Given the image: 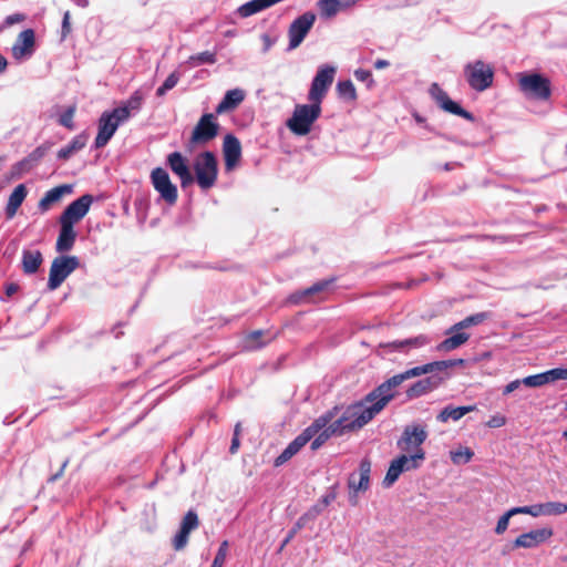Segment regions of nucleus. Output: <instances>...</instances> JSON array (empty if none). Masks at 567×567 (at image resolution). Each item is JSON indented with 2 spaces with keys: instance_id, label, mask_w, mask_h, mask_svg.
Masks as SVG:
<instances>
[{
  "instance_id": "58836bf2",
  "label": "nucleus",
  "mask_w": 567,
  "mask_h": 567,
  "mask_svg": "<svg viewBox=\"0 0 567 567\" xmlns=\"http://www.w3.org/2000/svg\"><path fill=\"white\" fill-rule=\"evenodd\" d=\"M264 336L262 330H256L246 336L244 340V348L246 350H257L264 347L267 342L259 341Z\"/></svg>"
},
{
  "instance_id": "ea45409f",
  "label": "nucleus",
  "mask_w": 567,
  "mask_h": 567,
  "mask_svg": "<svg viewBox=\"0 0 567 567\" xmlns=\"http://www.w3.org/2000/svg\"><path fill=\"white\" fill-rule=\"evenodd\" d=\"M216 62V54L209 51H204L198 54L189 56L187 63L192 66H198L202 64H214Z\"/></svg>"
},
{
  "instance_id": "052dcab7",
  "label": "nucleus",
  "mask_w": 567,
  "mask_h": 567,
  "mask_svg": "<svg viewBox=\"0 0 567 567\" xmlns=\"http://www.w3.org/2000/svg\"><path fill=\"white\" fill-rule=\"evenodd\" d=\"M427 365H431V373L435 372V371H443V370L450 368L447 360L431 362V363H427Z\"/></svg>"
},
{
  "instance_id": "c9c22d12",
  "label": "nucleus",
  "mask_w": 567,
  "mask_h": 567,
  "mask_svg": "<svg viewBox=\"0 0 567 567\" xmlns=\"http://www.w3.org/2000/svg\"><path fill=\"white\" fill-rule=\"evenodd\" d=\"M86 144V136L81 134L75 136L68 145L62 147L58 152V158L60 159H69L74 153L82 150Z\"/></svg>"
},
{
  "instance_id": "72a5a7b5",
  "label": "nucleus",
  "mask_w": 567,
  "mask_h": 567,
  "mask_svg": "<svg viewBox=\"0 0 567 567\" xmlns=\"http://www.w3.org/2000/svg\"><path fill=\"white\" fill-rule=\"evenodd\" d=\"M143 101H144V94L140 90H136L126 102H124L121 106L115 107L114 110L126 111L127 120H128L131 116H133L140 112V110L142 109V105H143Z\"/></svg>"
},
{
  "instance_id": "ddd939ff",
  "label": "nucleus",
  "mask_w": 567,
  "mask_h": 567,
  "mask_svg": "<svg viewBox=\"0 0 567 567\" xmlns=\"http://www.w3.org/2000/svg\"><path fill=\"white\" fill-rule=\"evenodd\" d=\"M315 21L316 14L312 12H306L291 22L288 29V50H295L302 43V41L313 27Z\"/></svg>"
},
{
  "instance_id": "a18cd8bd",
  "label": "nucleus",
  "mask_w": 567,
  "mask_h": 567,
  "mask_svg": "<svg viewBox=\"0 0 567 567\" xmlns=\"http://www.w3.org/2000/svg\"><path fill=\"white\" fill-rule=\"evenodd\" d=\"M515 515H517L515 507H513V508L508 509L506 513H504L497 520V524L495 527V533L497 535H503L508 528L509 519Z\"/></svg>"
},
{
  "instance_id": "4c0bfd02",
  "label": "nucleus",
  "mask_w": 567,
  "mask_h": 567,
  "mask_svg": "<svg viewBox=\"0 0 567 567\" xmlns=\"http://www.w3.org/2000/svg\"><path fill=\"white\" fill-rule=\"evenodd\" d=\"M488 318V315L486 312H478L471 315L463 320L454 323V329L456 330H465L473 326H478L482 322H484Z\"/></svg>"
},
{
  "instance_id": "774afa93",
  "label": "nucleus",
  "mask_w": 567,
  "mask_h": 567,
  "mask_svg": "<svg viewBox=\"0 0 567 567\" xmlns=\"http://www.w3.org/2000/svg\"><path fill=\"white\" fill-rule=\"evenodd\" d=\"M261 39H262L264 45H265L264 51L266 52L274 44V41L271 40V38L268 34H262Z\"/></svg>"
},
{
  "instance_id": "69168bd1",
  "label": "nucleus",
  "mask_w": 567,
  "mask_h": 567,
  "mask_svg": "<svg viewBox=\"0 0 567 567\" xmlns=\"http://www.w3.org/2000/svg\"><path fill=\"white\" fill-rule=\"evenodd\" d=\"M359 0H337L341 10L348 9L354 6Z\"/></svg>"
},
{
  "instance_id": "9b49d317",
  "label": "nucleus",
  "mask_w": 567,
  "mask_h": 567,
  "mask_svg": "<svg viewBox=\"0 0 567 567\" xmlns=\"http://www.w3.org/2000/svg\"><path fill=\"white\" fill-rule=\"evenodd\" d=\"M219 124L216 116L212 113H206L200 116L195 125L190 143L193 145L206 144L218 135Z\"/></svg>"
},
{
  "instance_id": "bb28decb",
  "label": "nucleus",
  "mask_w": 567,
  "mask_h": 567,
  "mask_svg": "<svg viewBox=\"0 0 567 567\" xmlns=\"http://www.w3.org/2000/svg\"><path fill=\"white\" fill-rule=\"evenodd\" d=\"M245 91L241 89L227 91L223 100L216 106V113L224 114L235 110L245 100Z\"/></svg>"
},
{
  "instance_id": "5fc2aeb1",
  "label": "nucleus",
  "mask_w": 567,
  "mask_h": 567,
  "mask_svg": "<svg viewBox=\"0 0 567 567\" xmlns=\"http://www.w3.org/2000/svg\"><path fill=\"white\" fill-rule=\"evenodd\" d=\"M25 20V16L23 13H13V14H10L8 16L3 23L0 25V32L6 29V28H9L13 24H17V23H21Z\"/></svg>"
},
{
  "instance_id": "b1692460",
  "label": "nucleus",
  "mask_w": 567,
  "mask_h": 567,
  "mask_svg": "<svg viewBox=\"0 0 567 567\" xmlns=\"http://www.w3.org/2000/svg\"><path fill=\"white\" fill-rule=\"evenodd\" d=\"M445 333L449 337L436 346L437 351H453L460 348L461 346L465 344L470 339V334L467 332H465L464 330L454 329V324Z\"/></svg>"
},
{
  "instance_id": "20e7f679",
  "label": "nucleus",
  "mask_w": 567,
  "mask_h": 567,
  "mask_svg": "<svg viewBox=\"0 0 567 567\" xmlns=\"http://www.w3.org/2000/svg\"><path fill=\"white\" fill-rule=\"evenodd\" d=\"M320 114L321 105L318 103L297 104L286 125L293 134L305 136L311 131L312 124L320 117Z\"/></svg>"
},
{
  "instance_id": "7c9ffc66",
  "label": "nucleus",
  "mask_w": 567,
  "mask_h": 567,
  "mask_svg": "<svg viewBox=\"0 0 567 567\" xmlns=\"http://www.w3.org/2000/svg\"><path fill=\"white\" fill-rule=\"evenodd\" d=\"M476 410L475 405L453 406L446 405L436 416L437 421L445 423L450 420L458 421L465 414Z\"/></svg>"
},
{
  "instance_id": "7ed1b4c3",
  "label": "nucleus",
  "mask_w": 567,
  "mask_h": 567,
  "mask_svg": "<svg viewBox=\"0 0 567 567\" xmlns=\"http://www.w3.org/2000/svg\"><path fill=\"white\" fill-rule=\"evenodd\" d=\"M333 419L332 412H328L316 419L311 425L305 429L281 454L275 460V466H281L296 455L311 439Z\"/></svg>"
},
{
  "instance_id": "8fccbe9b",
  "label": "nucleus",
  "mask_w": 567,
  "mask_h": 567,
  "mask_svg": "<svg viewBox=\"0 0 567 567\" xmlns=\"http://www.w3.org/2000/svg\"><path fill=\"white\" fill-rule=\"evenodd\" d=\"M75 113V106H69L59 117V124L69 128H74L73 117Z\"/></svg>"
},
{
  "instance_id": "9d476101",
  "label": "nucleus",
  "mask_w": 567,
  "mask_h": 567,
  "mask_svg": "<svg viewBox=\"0 0 567 567\" xmlns=\"http://www.w3.org/2000/svg\"><path fill=\"white\" fill-rule=\"evenodd\" d=\"M79 265V258L75 256H59L54 258L49 274V290L58 289Z\"/></svg>"
},
{
  "instance_id": "49530a36",
  "label": "nucleus",
  "mask_w": 567,
  "mask_h": 567,
  "mask_svg": "<svg viewBox=\"0 0 567 567\" xmlns=\"http://www.w3.org/2000/svg\"><path fill=\"white\" fill-rule=\"evenodd\" d=\"M179 73L178 72H172L167 78L166 80L164 81V83L157 89L156 91V94L157 96H163L167 91L172 90L173 87H175V85L178 83L179 81Z\"/></svg>"
},
{
  "instance_id": "a19ab883",
  "label": "nucleus",
  "mask_w": 567,
  "mask_h": 567,
  "mask_svg": "<svg viewBox=\"0 0 567 567\" xmlns=\"http://www.w3.org/2000/svg\"><path fill=\"white\" fill-rule=\"evenodd\" d=\"M474 453L468 447H460L458 450L451 451L450 456L454 464H466L468 463Z\"/></svg>"
},
{
  "instance_id": "0eeeda50",
  "label": "nucleus",
  "mask_w": 567,
  "mask_h": 567,
  "mask_svg": "<svg viewBox=\"0 0 567 567\" xmlns=\"http://www.w3.org/2000/svg\"><path fill=\"white\" fill-rule=\"evenodd\" d=\"M127 121V112L124 110H112L103 112L99 118L97 135L94 141L95 148L104 147L118 126Z\"/></svg>"
},
{
  "instance_id": "f3484780",
  "label": "nucleus",
  "mask_w": 567,
  "mask_h": 567,
  "mask_svg": "<svg viewBox=\"0 0 567 567\" xmlns=\"http://www.w3.org/2000/svg\"><path fill=\"white\" fill-rule=\"evenodd\" d=\"M427 437L425 429L421 425L406 426L401 439L398 441V447L404 452L415 453L422 450L421 445Z\"/></svg>"
},
{
  "instance_id": "603ef678",
  "label": "nucleus",
  "mask_w": 567,
  "mask_h": 567,
  "mask_svg": "<svg viewBox=\"0 0 567 567\" xmlns=\"http://www.w3.org/2000/svg\"><path fill=\"white\" fill-rule=\"evenodd\" d=\"M517 514H527L533 517L544 516L543 504L515 507Z\"/></svg>"
},
{
  "instance_id": "338daca9",
  "label": "nucleus",
  "mask_w": 567,
  "mask_h": 567,
  "mask_svg": "<svg viewBox=\"0 0 567 567\" xmlns=\"http://www.w3.org/2000/svg\"><path fill=\"white\" fill-rule=\"evenodd\" d=\"M239 436H233V440H231V444H230V447H229V452L231 454H235L238 449H239Z\"/></svg>"
},
{
  "instance_id": "13d9d810",
  "label": "nucleus",
  "mask_w": 567,
  "mask_h": 567,
  "mask_svg": "<svg viewBox=\"0 0 567 567\" xmlns=\"http://www.w3.org/2000/svg\"><path fill=\"white\" fill-rule=\"evenodd\" d=\"M506 423V419L503 415H495L487 422L489 427H501Z\"/></svg>"
},
{
  "instance_id": "864d4df0",
  "label": "nucleus",
  "mask_w": 567,
  "mask_h": 567,
  "mask_svg": "<svg viewBox=\"0 0 567 567\" xmlns=\"http://www.w3.org/2000/svg\"><path fill=\"white\" fill-rule=\"evenodd\" d=\"M306 523H307V515H302L298 518L297 523L295 524V527L289 532L287 537L284 539V542L280 546L281 549L290 543V540L293 538V536L296 535V533L298 530H300L302 527H305Z\"/></svg>"
},
{
  "instance_id": "f03ea898",
  "label": "nucleus",
  "mask_w": 567,
  "mask_h": 567,
  "mask_svg": "<svg viewBox=\"0 0 567 567\" xmlns=\"http://www.w3.org/2000/svg\"><path fill=\"white\" fill-rule=\"evenodd\" d=\"M431 373V365L424 364L414 367L402 373L395 374L382 382L379 386L368 393L363 399L375 415H378L396 395V388L405 380Z\"/></svg>"
},
{
  "instance_id": "423d86ee",
  "label": "nucleus",
  "mask_w": 567,
  "mask_h": 567,
  "mask_svg": "<svg viewBox=\"0 0 567 567\" xmlns=\"http://www.w3.org/2000/svg\"><path fill=\"white\" fill-rule=\"evenodd\" d=\"M195 178L198 186L207 190L217 181L218 163L213 152L206 151L199 154L194 162Z\"/></svg>"
},
{
  "instance_id": "c756f323",
  "label": "nucleus",
  "mask_w": 567,
  "mask_h": 567,
  "mask_svg": "<svg viewBox=\"0 0 567 567\" xmlns=\"http://www.w3.org/2000/svg\"><path fill=\"white\" fill-rule=\"evenodd\" d=\"M60 226L55 248L59 252H65L72 249L76 238V233L72 226H69V223L60 224Z\"/></svg>"
},
{
  "instance_id": "e433bc0d",
  "label": "nucleus",
  "mask_w": 567,
  "mask_h": 567,
  "mask_svg": "<svg viewBox=\"0 0 567 567\" xmlns=\"http://www.w3.org/2000/svg\"><path fill=\"white\" fill-rule=\"evenodd\" d=\"M317 6L320 11V16L324 19H331L341 11L337 0H319Z\"/></svg>"
},
{
  "instance_id": "5701e85b",
  "label": "nucleus",
  "mask_w": 567,
  "mask_h": 567,
  "mask_svg": "<svg viewBox=\"0 0 567 567\" xmlns=\"http://www.w3.org/2000/svg\"><path fill=\"white\" fill-rule=\"evenodd\" d=\"M167 164L173 173L179 177L183 187H186L194 182V177L189 171L187 162L179 152L171 153L167 156Z\"/></svg>"
},
{
  "instance_id": "aec40b11",
  "label": "nucleus",
  "mask_w": 567,
  "mask_h": 567,
  "mask_svg": "<svg viewBox=\"0 0 567 567\" xmlns=\"http://www.w3.org/2000/svg\"><path fill=\"white\" fill-rule=\"evenodd\" d=\"M199 526L198 516L194 511H188L181 523L179 532L173 539L175 550H182L188 543L189 534Z\"/></svg>"
},
{
  "instance_id": "f704fd0d",
  "label": "nucleus",
  "mask_w": 567,
  "mask_h": 567,
  "mask_svg": "<svg viewBox=\"0 0 567 567\" xmlns=\"http://www.w3.org/2000/svg\"><path fill=\"white\" fill-rule=\"evenodd\" d=\"M331 281L332 280H321L319 282H316L311 287L291 295L290 300L295 303L301 302L302 300H305L316 293L324 291L329 287Z\"/></svg>"
},
{
  "instance_id": "2f4dec72",
  "label": "nucleus",
  "mask_w": 567,
  "mask_h": 567,
  "mask_svg": "<svg viewBox=\"0 0 567 567\" xmlns=\"http://www.w3.org/2000/svg\"><path fill=\"white\" fill-rule=\"evenodd\" d=\"M43 261L39 250L24 249L22 251V269L27 275L35 274Z\"/></svg>"
},
{
  "instance_id": "6ab92c4d",
  "label": "nucleus",
  "mask_w": 567,
  "mask_h": 567,
  "mask_svg": "<svg viewBox=\"0 0 567 567\" xmlns=\"http://www.w3.org/2000/svg\"><path fill=\"white\" fill-rule=\"evenodd\" d=\"M199 526L198 516L194 511H188L181 523L179 532L173 539L175 550H182L188 543L189 534Z\"/></svg>"
},
{
  "instance_id": "39448f33",
  "label": "nucleus",
  "mask_w": 567,
  "mask_h": 567,
  "mask_svg": "<svg viewBox=\"0 0 567 567\" xmlns=\"http://www.w3.org/2000/svg\"><path fill=\"white\" fill-rule=\"evenodd\" d=\"M518 86L528 99L547 101L551 95L550 80L539 73H519Z\"/></svg>"
},
{
  "instance_id": "4be33fe9",
  "label": "nucleus",
  "mask_w": 567,
  "mask_h": 567,
  "mask_svg": "<svg viewBox=\"0 0 567 567\" xmlns=\"http://www.w3.org/2000/svg\"><path fill=\"white\" fill-rule=\"evenodd\" d=\"M35 35L32 29L23 30L12 47V55L16 60H23L32 55L34 51Z\"/></svg>"
},
{
  "instance_id": "4d7b16f0",
  "label": "nucleus",
  "mask_w": 567,
  "mask_h": 567,
  "mask_svg": "<svg viewBox=\"0 0 567 567\" xmlns=\"http://www.w3.org/2000/svg\"><path fill=\"white\" fill-rule=\"evenodd\" d=\"M358 81L367 83L369 86L373 84L372 73L369 70L359 69L354 71Z\"/></svg>"
},
{
  "instance_id": "c85d7f7f",
  "label": "nucleus",
  "mask_w": 567,
  "mask_h": 567,
  "mask_svg": "<svg viewBox=\"0 0 567 567\" xmlns=\"http://www.w3.org/2000/svg\"><path fill=\"white\" fill-rule=\"evenodd\" d=\"M440 381L435 378L429 377L416 381L406 390L409 399L420 398L439 386Z\"/></svg>"
},
{
  "instance_id": "dca6fc26",
  "label": "nucleus",
  "mask_w": 567,
  "mask_h": 567,
  "mask_svg": "<svg viewBox=\"0 0 567 567\" xmlns=\"http://www.w3.org/2000/svg\"><path fill=\"white\" fill-rule=\"evenodd\" d=\"M430 94L435 100L436 104L445 112L458 115L467 121H474V116L461 107L456 102L452 101L447 93L437 83H433L431 85Z\"/></svg>"
},
{
  "instance_id": "393cba45",
  "label": "nucleus",
  "mask_w": 567,
  "mask_h": 567,
  "mask_svg": "<svg viewBox=\"0 0 567 567\" xmlns=\"http://www.w3.org/2000/svg\"><path fill=\"white\" fill-rule=\"evenodd\" d=\"M73 190L72 185L63 184L48 190L44 196L39 202V209L41 212H47L51 208V206L62 199L64 195L71 194Z\"/></svg>"
},
{
  "instance_id": "1a4fd4ad",
  "label": "nucleus",
  "mask_w": 567,
  "mask_h": 567,
  "mask_svg": "<svg viewBox=\"0 0 567 567\" xmlns=\"http://www.w3.org/2000/svg\"><path fill=\"white\" fill-rule=\"evenodd\" d=\"M464 75L468 85L477 91L482 92L488 89L494 79L493 68L482 60L467 63L464 66Z\"/></svg>"
},
{
  "instance_id": "473e14b6",
  "label": "nucleus",
  "mask_w": 567,
  "mask_h": 567,
  "mask_svg": "<svg viewBox=\"0 0 567 567\" xmlns=\"http://www.w3.org/2000/svg\"><path fill=\"white\" fill-rule=\"evenodd\" d=\"M429 342H430V339L426 336L420 334L414 338L393 341V342L389 343V347L393 348L394 350L408 351L410 349H416V348L424 347Z\"/></svg>"
},
{
  "instance_id": "cd10ccee",
  "label": "nucleus",
  "mask_w": 567,
  "mask_h": 567,
  "mask_svg": "<svg viewBox=\"0 0 567 567\" xmlns=\"http://www.w3.org/2000/svg\"><path fill=\"white\" fill-rule=\"evenodd\" d=\"M27 195H28V190H27V187L24 184H19L13 189V192L10 194V196L8 198V203H7L6 210H4L6 217L8 219H12L16 216L19 207L24 202Z\"/></svg>"
},
{
  "instance_id": "c03bdc74",
  "label": "nucleus",
  "mask_w": 567,
  "mask_h": 567,
  "mask_svg": "<svg viewBox=\"0 0 567 567\" xmlns=\"http://www.w3.org/2000/svg\"><path fill=\"white\" fill-rule=\"evenodd\" d=\"M549 383L547 371L534 375H528L523 379V384L529 388H539Z\"/></svg>"
},
{
  "instance_id": "680f3d73",
  "label": "nucleus",
  "mask_w": 567,
  "mask_h": 567,
  "mask_svg": "<svg viewBox=\"0 0 567 567\" xmlns=\"http://www.w3.org/2000/svg\"><path fill=\"white\" fill-rule=\"evenodd\" d=\"M323 508L324 507L321 504L315 505L308 513L305 514L307 515V520L319 515Z\"/></svg>"
},
{
  "instance_id": "79ce46f5",
  "label": "nucleus",
  "mask_w": 567,
  "mask_h": 567,
  "mask_svg": "<svg viewBox=\"0 0 567 567\" xmlns=\"http://www.w3.org/2000/svg\"><path fill=\"white\" fill-rule=\"evenodd\" d=\"M544 516H558L567 513V504L561 502H547L543 504Z\"/></svg>"
},
{
  "instance_id": "09e8293b",
  "label": "nucleus",
  "mask_w": 567,
  "mask_h": 567,
  "mask_svg": "<svg viewBox=\"0 0 567 567\" xmlns=\"http://www.w3.org/2000/svg\"><path fill=\"white\" fill-rule=\"evenodd\" d=\"M51 145L49 143L42 144L34 148L27 157L34 166L45 156Z\"/></svg>"
},
{
  "instance_id": "6e6d98bb",
  "label": "nucleus",
  "mask_w": 567,
  "mask_h": 567,
  "mask_svg": "<svg viewBox=\"0 0 567 567\" xmlns=\"http://www.w3.org/2000/svg\"><path fill=\"white\" fill-rule=\"evenodd\" d=\"M548 380L550 382H555L558 380H567V369L564 368H555L547 371Z\"/></svg>"
},
{
  "instance_id": "a211bd4d",
  "label": "nucleus",
  "mask_w": 567,
  "mask_h": 567,
  "mask_svg": "<svg viewBox=\"0 0 567 567\" xmlns=\"http://www.w3.org/2000/svg\"><path fill=\"white\" fill-rule=\"evenodd\" d=\"M553 529L548 527L538 528L528 533L520 534L513 542L514 548H535L547 542L553 536Z\"/></svg>"
},
{
  "instance_id": "0e129e2a",
  "label": "nucleus",
  "mask_w": 567,
  "mask_h": 567,
  "mask_svg": "<svg viewBox=\"0 0 567 567\" xmlns=\"http://www.w3.org/2000/svg\"><path fill=\"white\" fill-rule=\"evenodd\" d=\"M19 289V286L14 282H11L6 286V296L8 298L12 297Z\"/></svg>"
},
{
  "instance_id": "4468645a",
  "label": "nucleus",
  "mask_w": 567,
  "mask_h": 567,
  "mask_svg": "<svg viewBox=\"0 0 567 567\" xmlns=\"http://www.w3.org/2000/svg\"><path fill=\"white\" fill-rule=\"evenodd\" d=\"M151 181L156 192L168 205H174L178 197L177 187L171 182L168 173L162 168L156 167L151 173Z\"/></svg>"
},
{
  "instance_id": "de8ad7c7",
  "label": "nucleus",
  "mask_w": 567,
  "mask_h": 567,
  "mask_svg": "<svg viewBox=\"0 0 567 567\" xmlns=\"http://www.w3.org/2000/svg\"><path fill=\"white\" fill-rule=\"evenodd\" d=\"M33 167L34 165L31 164L30 161H28V157H25L12 166L11 176L14 178L21 177L24 173H28Z\"/></svg>"
},
{
  "instance_id": "f8f14e48",
  "label": "nucleus",
  "mask_w": 567,
  "mask_h": 567,
  "mask_svg": "<svg viewBox=\"0 0 567 567\" xmlns=\"http://www.w3.org/2000/svg\"><path fill=\"white\" fill-rule=\"evenodd\" d=\"M334 74L336 68L333 66L324 65L318 70L316 76L312 80L308 94V100L310 102H315L321 105L328 89L333 82Z\"/></svg>"
},
{
  "instance_id": "bf43d9fd",
  "label": "nucleus",
  "mask_w": 567,
  "mask_h": 567,
  "mask_svg": "<svg viewBox=\"0 0 567 567\" xmlns=\"http://www.w3.org/2000/svg\"><path fill=\"white\" fill-rule=\"evenodd\" d=\"M523 384V380H514L509 382L503 390V394L507 395L517 390Z\"/></svg>"
},
{
  "instance_id": "37998d69",
  "label": "nucleus",
  "mask_w": 567,
  "mask_h": 567,
  "mask_svg": "<svg viewBox=\"0 0 567 567\" xmlns=\"http://www.w3.org/2000/svg\"><path fill=\"white\" fill-rule=\"evenodd\" d=\"M337 91L346 100L353 101L357 97L355 87L350 80L339 82Z\"/></svg>"
},
{
  "instance_id": "412c9836",
  "label": "nucleus",
  "mask_w": 567,
  "mask_h": 567,
  "mask_svg": "<svg viewBox=\"0 0 567 567\" xmlns=\"http://www.w3.org/2000/svg\"><path fill=\"white\" fill-rule=\"evenodd\" d=\"M223 154L226 171H233L241 157V145L235 135L227 134L224 137Z\"/></svg>"
},
{
  "instance_id": "e2e57ef3",
  "label": "nucleus",
  "mask_w": 567,
  "mask_h": 567,
  "mask_svg": "<svg viewBox=\"0 0 567 567\" xmlns=\"http://www.w3.org/2000/svg\"><path fill=\"white\" fill-rule=\"evenodd\" d=\"M336 499V493L331 492V493H328L326 494L324 496H322L321 501H320V504L323 506V507H327L331 502H333Z\"/></svg>"
},
{
  "instance_id": "2eb2a0df",
  "label": "nucleus",
  "mask_w": 567,
  "mask_h": 567,
  "mask_svg": "<svg viewBox=\"0 0 567 567\" xmlns=\"http://www.w3.org/2000/svg\"><path fill=\"white\" fill-rule=\"evenodd\" d=\"M93 203V196L90 194L82 195L74 202H72L61 214L60 224H68L74 226L79 223L89 212Z\"/></svg>"
},
{
  "instance_id": "f257e3e1",
  "label": "nucleus",
  "mask_w": 567,
  "mask_h": 567,
  "mask_svg": "<svg viewBox=\"0 0 567 567\" xmlns=\"http://www.w3.org/2000/svg\"><path fill=\"white\" fill-rule=\"evenodd\" d=\"M375 414L364 399L349 405L343 414L336 421L330 422L321 429L311 440V450L316 451L323 445L331 436H341L347 432L362 429L374 419Z\"/></svg>"
},
{
  "instance_id": "6e6552de",
  "label": "nucleus",
  "mask_w": 567,
  "mask_h": 567,
  "mask_svg": "<svg viewBox=\"0 0 567 567\" xmlns=\"http://www.w3.org/2000/svg\"><path fill=\"white\" fill-rule=\"evenodd\" d=\"M424 458L425 453L423 450H417L411 455H400L391 462L386 475L383 480V485L385 487L392 486L402 473L420 467Z\"/></svg>"
},
{
  "instance_id": "3c124183",
  "label": "nucleus",
  "mask_w": 567,
  "mask_h": 567,
  "mask_svg": "<svg viewBox=\"0 0 567 567\" xmlns=\"http://www.w3.org/2000/svg\"><path fill=\"white\" fill-rule=\"evenodd\" d=\"M227 553H228V542L224 540L220 544L210 567H223L225 564L226 557H227Z\"/></svg>"
},
{
  "instance_id": "a878e982",
  "label": "nucleus",
  "mask_w": 567,
  "mask_h": 567,
  "mask_svg": "<svg viewBox=\"0 0 567 567\" xmlns=\"http://www.w3.org/2000/svg\"><path fill=\"white\" fill-rule=\"evenodd\" d=\"M371 463L362 460L359 466V473H353L349 478V486L353 491H365L370 484Z\"/></svg>"
}]
</instances>
